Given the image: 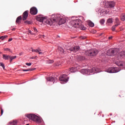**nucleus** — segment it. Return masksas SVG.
<instances>
[{
  "mask_svg": "<svg viewBox=\"0 0 125 125\" xmlns=\"http://www.w3.org/2000/svg\"><path fill=\"white\" fill-rule=\"evenodd\" d=\"M116 27H118V25H114L111 28L112 31H115L116 30Z\"/></svg>",
  "mask_w": 125,
  "mask_h": 125,
  "instance_id": "obj_25",
  "label": "nucleus"
},
{
  "mask_svg": "<svg viewBox=\"0 0 125 125\" xmlns=\"http://www.w3.org/2000/svg\"><path fill=\"white\" fill-rule=\"evenodd\" d=\"M0 93H1V92H0Z\"/></svg>",
  "mask_w": 125,
  "mask_h": 125,
  "instance_id": "obj_47",
  "label": "nucleus"
},
{
  "mask_svg": "<svg viewBox=\"0 0 125 125\" xmlns=\"http://www.w3.org/2000/svg\"><path fill=\"white\" fill-rule=\"evenodd\" d=\"M105 13H106V12L105 11H101V14H100V16H103L104 15V14H105Z\"/></svg>",
  "mask_w": 125,
  "mask_h": 125,
  "instance_id": "obj_31",
  "label": "nucleus"
},
{
  "mask_svg": "<svg viewBox=\"0 0 125 125\" xmlns=\"http://www.w3.org/2000/svg\"><path fill=\"white\" fill-rule=\"evenodd\" d=\"M77 71V68L75 67H71L70 68V72L71 73H75Z\"/></svg>",
  "mask_w": 125,
  "mask_h": 125,
  "instance_id": "obj_20",
  "label": "nucleus"
},
{
  "mask_svg": "<svg viewBox=\"0 0 125 125\" xmlns=\"http://www.w3.org/2000/svg\"><path fill=\"white\" fill-rule=\"evenodd\" d=\"M121 24V21H120V20L118 18L115 19V25H117V26L120 25Z\"/></svg>",
  "mask_w": 125,
  "mask_h": 125,
  "instance_id": "obj_16",
  "label": "nucleus"
},
{
  "mask_svg": "<svg viewBox=\"0 0 125 125\" xmlns=\"http://www.w3.org/2000/svg\"><path fill=\"white\" fill-rule=\"evenodd\" d=\"M8 37V36H7V35L1 36V37H0V40H2V41H3V40H4V39H6V38H7Z\"/></svg>",
  "mask_w": 125,
  "mask_h": 125,
  "instance_id": "obj_26",
  "label": "nucleus"
},
{
  "mask_svg": "<svg viewBox=\"0 0 125 125\" xmlns=\"http://www.w3.org/2000/svg\"><path fill=\"white\" fill-rule=\"evenodd\" d=\"M70 51H72L73 52H77L80 50V46H76L69 48Z\"/></svg>",
  "mask_w": 125,
  "mask_h": 125,
  "instance_id": "obj_10",
  "label": "nucleus"
},
{
  "mask_svg": "<svg viewBox=\"0 0 125 125\" xmlns=\"http://www.w3.org/2000/svg\"><path fill=\"white\" fill-rule=\"evenodd\" d=\"M115 64H116V65H117V66H119L120 67H122V66H123V62H122L117 61L115 62Z\"/></svg>",
  "mask_w": 125,
  "mask_h": 125,
  "instance_id": "obj_19",
  "label": "nucleus"
},
{
  "mask_svg": "<svg viewBox=\"0 0 125 125\" xmlns=\"http://www.w3.org/2000/svg\"><path fill=\"white\" fill-rule=\"evenodd\" d=\"M12 30L13 31H14V30H15V28H13Z\"/></svg>",
  "mask_w": 125,
  "mask_h": 125,
  "instance_id": "obj_44",
  "label": "nucleus"
},
{
  "mask_svg": "<svg viewBox=\"0 0 125 125\" xmlns=\"http://www.w3.org/2000/svg\"><path fill=\"white\" fill-rule=\"evenodd\" d=\"M4 51H9L10 52H11V53H12V51H11V50L8 48H4Z\"/></svg>",
  "mask_w": 125,
  "mask_h": 125,
  "instance_id": "obj_30",
  "label": "nucleus"
},
{
  "mask_svg": "<svg viewBox=\"0 0 125 125\" xmlns=\"http://www.w3.org/2000/svg\"><path fill=\"white\" fill-rule=\"evenodd\" d=\"M91 73H97V70L95 67H93L91 69Z\"/></svg>",
  "mask_w": 125,
  "mask_h": 125,
  "instance_id": "obj_24",
  "label": "nucleus"
},
{
  "mask_svg": "<svg viewBox=\"0 0 125 125\" xmlns=\"http://www.w3.org/2000/svg\"><path fill=\"white\" fill-rule=\"evenodd\" d=\"M10 55L3 54V59L5 60H8L9 59Z\"/></svg>",
  "mask_w": 125,
  "mask_h": 125,
  "instance_id": "obj_17",
  "label": "nucleus"
},
{
  "mask_svg": "<svg viewBox=\"0 0 125 125\" xmlns=\"http://www.w3.org/2000/svg\"><path fill=\"white\" fill-rule=\"evenodd\" d=\"M100 24H101V25H103V24L105 23V20H104V19H101L100 21Z\"/></svg>",
  "mask_w": 125,
  "mask_h": 125,
  "instance_id": "obj_27",
  "label": "nucleus"
},
{
  "mask_svg": "<svg viewBox=\"0 0 125 125\" xmlns=\"http://www.w3.org/2000/svg\"><path fill=\"white\" fill-rule=\"evenodd\" d=\"M21 20H22V16H20L17 18V20L16 21V23L17 24H20V23H21Z\"/></svg>",
  "mask_w": 125,
  "mask_h": 125,
  "instance_id": "obj_15",
  "label": "nucleus"
},
{
  "mask_svg": "<svg viewBox=\"0 0 125 125\" xmlns=\"http://www.w3.org/2000/svg\"><path fill=\"white\" fill-rule=\"evenodd\" d=\"M54 62L53 60L50 61L49 63H52Z\"/></svg>",
  "mask_w": 125,
  "mask_h": 125,
  "instance_id": "obj_40",
  "label": "nucleus"
},
{
  "mask_svg": "<svg viewBox=\"0 0 125 125\" xmlns=\"http://www.w3.org/2000/svg\"><path fill=\"white\" fill-rule=\"evenodd\" d=\"M85 54L87 56H95V55L98 54V50L96 49L87 50L85 52Z\"/></svg>",
  "mask_w": 125,
  "mask_h": 125,
  "instance_id": "obj_5",
  "label": "nucleus"
},
{
  "mask_svg": "<svg viewBox=\"0 0 125 125\" xmlns=\"http://www.w3.org/2000/svg\"><path fill=\"white\" fill-rule=\"evenodd\" d=\"M115 5H116V3L114 1H110L106 3V6L107 8H112L114 7Z\"/></svg>",
  "mask_w": 125,
  "mask_h": 125,
  "instance_id": "obj_8",
  "label": "nucleus"
},
{
  "mask_svg": "<svg viewBox=\"0 0 125 125\" xmlns=\"http://www.w3.org/2000/svg\"><path fill=\"white\" fill-rule=\"evenodd\" d=\"M33 31L35 32V34H38V30L37 29V28L34 27Z\"/></svg>",
  "mask_w": 125,
  "mask_h": 125,
  "instance_id": "obj_34",
  "label": "nucleus"
},
{
  "mask_svg": "<svg viewBox=\"0 0 125 125\" xmlns=\"http://www.w3.org/2000/svg\"><path fill=\"white\" fill-rule=\"evenodd\" d=\"M112 38H113V37L112 36L108 37L109 40H112Z\"/></svg>",
  "mask_w": 125,
  "mask_h": 125,
  "instance_id": "obj_42",
  "label": "nucleus"
},
{
  "mask_svg": "<svg viewBox=\"0 0 125 125\" xmlns=\"http://www.w3.org/2000/svg\"><path fill=\"white\" fill-rule=\"evenodd\" d=\"M46 80L48 82H53L55 83V81H57V78H54L52 77H47Z\"/></svg>",
  "mask_w": 125,
  "mask_h": 125,
  "instance_id": "obj_12",
  "label": "nucleus"
},
{
  "mask_svg": "<svg viewBox=\"0 0 125 125\" xmlns=\"http://www.w3.org/2000/svg\"><path fill=\"white\" fill-rule=\"evenodd\" d=\"M25 64L27 66H31V65H32L31 63H26Z\"/></svg>",
  "mask_w": 125,
  "mask_h": 125,
  "instance_id": "obj_39",
  "label": "nucleus"
},
{
  "mask_svg": "<svg viewBox=\"0 0 125 125\" xmlns=\"http://www.w3.org/2000/svg\"><path fill=\"white\" fill-rule=\"evenodd\" d=\"M121 20H122V21H125V15H123L121 17Z\"/></svg>",
  "mask_w": 125,
  "mask_h": 125,
  "instance_id": "obj_35",
  "label": "nucleus"
},
{
  "mask_svg": "<svg viewBox=\"0 0 125 125\" xmlns=\"http://www.w3.org/2000/svg\"><path fill=\"white\" fill-rule=\"evenodd\" d=\"M100 36H102V34H100Z\"/></svg>",
  "mask_w": 125,
  "mask_h": 125,
  "instance_id": "obj_45",
  "label": "nucleus"
},
{
  "mask_svg": "<svg viewBox=\"0 0 125 125\" xmlns=\"http://www.w3.org/2000/svg\"><path fill=\"white\" fill-rule=\"evenodd\" d=\"M88 72H90V70L83 69L81 70V72L82 73L83 75H84V74L89 75V73H88Z\"/></svg>",
  "mask_w": 125,
  "mask_h": 125,
  "instance_id": "obj_14",
  "label": "nucleus"
},
{
  "mask_svg": "<svg viewBox=\"0 0 125 125\" xmlns=\"http://www.w3.org/2000/svg\"><path fill=\"white\" fill-rule=\"evenodd\" d=\"M119 53L118 48L109 49L107 51L106 54L108 56H112V55H117Z\"/></svg>",
  "mask_w": 125,
  "mask_h": 125,
  "instance_id": "obj_4",
  "label": "nucleus"
},
{
  "mask_svg": "<svg viewBox=\"0 0 125 125\" xmlns=\"http://www.w3.org/2000/svg\"><path fill=\"white\" fill-rule=\"evenodd\" d=\"M30 12L32 15H36L38 13V9L37 8L33 7L30 9Z\"/></svg>",
  "mask_w": 125,
  "mask_h": 125,
  "instance_id": "obj_9",
  "label": "nucleus"
},
{
  "mask_svg": "<svg viewBox=\"0 0 125 125\" xmlns=\"http://www.w3.org/2000/svg\"><path fill=\"white\" fill-rule=\"evenodd\" d=\"M36 57H37V56L36 57H32V58H31V59H35Z\"/></svg>",
  "mask_w": 125,
  "mask_h": 125,
  "instance_id": "obj_41",
  "label": "nucleus"
},
{
  "mask_svg": "<svg viewBox=\"0 0 125 125\" xmlns=\"http://www.w3.org/2000/svg\"><path fill=\"white\" fill-rule=\"evenodd\" d=\"M60 81L61 82V83H66L69 81V78L66 74H63L60 77Z\"/></svg>",
  "mask_w": 125,
  "mask_h": 125,
  "instance_id": "obj_7",
  "label": "nucleus"
},
{
  "mask_svg": "<svg viewBox=\"0 0 125 125\" xmlns=\"http://www.w3.org/2000/svg\"><path fill=\"white\" fill-rule=\"evenodd\" d=\"M88 24L90 27H94V23L91 21H88Z\"/></svg>",
  "mask_w": 125,
  "mask_h": 125,
  "instance_id": "obj_18",
  "label": "nucleus"
},
{
  "mask_svg": "<svg viewBox=\"0 0 125 125\" xmlns=\"http://www.w3.org/2000/svg\"><path fill=\"white\" fill-rule=\"evenodd\" d=\"M11 41H12V38L8 40V42H11Z\"/></svg>",
  "mask_w": 125,
  "mask_h": 125,
  "instance_id": "obj_43",
  "label": "nucleus"
},
{
  "mask_svg": "<svg viewBox=\"0 0 125 125\" xmlns=\"http://www.w3.org/2000/svg\"><path fill=\"white\" fill-rule=\"evenodd\" d=\"M0 66H1V67H2L3 69L4 70L5 67L4 66V64H3V63L1 62L0 63Z\"/></svg>",
  "mask_w": 125,
  "mask_h": 125,
  "instance_id": "obj_33",
  "label": "nucleus"
},
{
  "mask_svg": "<svg viewBox=\"0 0 125 125\" xmlns=\"http://www.w3.org/2000/svg\"><path fill=\"white\" fill-rule=\"evenodd\" d=\"M26 118L29 119V120H31L32 121H34V122H36V123H42V120L39 117V116L36 115L35 114H26L25 115Z\"/></svg>",
  "mask_w": 125,
  "mask_h": 125,
  "instance_id": "obj_3",
  "label": "nucleus"
},
{
  "mask_svg": "<svg viewBox=\"0 0 125 125\" xmlns=\"http://www.w3.org/2000/svg\"><path fill=\"white\" fill-rule=\"evenodd\" d=\"M32 52H36V53H38V54H43V53L42 52V50L40 48H38L37 49H32Z\"/></svg>",
  "mask_w": 125,
  "mask_h": 125,
  "instance_id": "obj_13",
  "label": "nucleus"
},
{
  "mask_svg": "<svg viewBox=\"0 0 125 125\" xmlns=\"http://www.w3.org/2000/svg\"><path fill=\"white\" fill-rule=\"evenodd\" d=\"M58 49H59V50H60V51L61 52H64V50L63 49V48L62 47H60L58 48Z\"/></svg>",
  "mask_w": 125,
  "mask_h": 125,
  "instance_id": "obj_32",
  "label": "nucleus"
},
{
  "mask_svg": "<svg viewBox=\"0 0 125 125\" xmlns=\"http://www.w3.org/2000/svg\"><path fill=\"white\" fill-rule=\"evenodd\" d=\"M14 125H16V124H14Z\"/></svg>",
  "mask_w": 125,
  "mask_h": 125,
  "instance_id": "obj_46",
  "label": "nucleus"
},
{
  "mask_svg": "<svg viewBox=\"0 0 125 125\" xmlns=\"http://www.w3.org/2000/svg\"><path fill=\"white\" fill-rule=\"evenodd\" d=\"M37 21L39 22H42L43 23H46L48 25H52L53 23H58L59 25H62V24H65L66 23V19L63 17H60V15L55 16V18L50 20H47L45 17H37L36 18Z\"/></svg>",
  "mask_w": 125,
  "mask_h": 125,
  "instance_id": "obj_1",
  "label": "nucleus"
},
{
  "mask_svg": "<svg viewBox=\"0 0 125 125\" xmlns=\"http://www.w3.org/2000/svg\"><path fill=\"white\" fill-rule=\"evenodd\" d=\"M25 24H28V25H30V24H32V21H24Z\"/></svg>",
  "mask_w": 125,
  "mask_h": 125,
  "instance_id": "obj_29",
  "label": "nucleus"
},
{
  "mask_svg": "<svg viewBox=\"0 0 125 125\" xmlns=\"http://www.w3.org/2000/svg\"><path fill=\"white\" fill-rule=\"evenodd\" d=\"M121 71V69L119 67H109L106 70V72L107 73H118V72H120Z\"/></svg>",
  "mask_w": 125,
  "mask_h": 125,
  "instance_id": "obj_6",
  "label": "nucleus"
},
{
  "mask_svg": "<svg viewBox=\"0 0 125 125\" xmlns=\"http://www.w3.org/2000/svg\"><path fill=\"white\" fill-rule=\"evenodd\" d=\"M15 58H16V56H12V57H11V56H10L9 59H10V63H11L12 62V60L15 59Z\"/></svg>",
  "mask_w": 125,
  "mask_h": 125,
  "instance_id": "obj_22",
  "label": "nucleus"
},
{
  "mask_svg": "<svg viewBox=\"0 0 125 125\" xmlns=\"http://www.w3.org/2000/svg\"><path fill=\"white\" fill-rule=\"evenodd\" d=\"M23 72H28L29 71H34V69H23Z\"/></svg>",
  "mask_w": 125,
  "mask_h": 125,
  "instance_id": "obj_28",
  "label": "nucleus"
},
{
  "mask_svg": "<svg viewBox=\"0 0 125 125\" xmlns=\"http://www.w3.org/2000/svg\"><path fill=\"white\" fill-rule=\"evenodd\" d=\"M0 113H1V115L0 116H2V114H3V109H2V108H0Z\"/></svg>",
  "mask_w": 125,
  "mask_h": 125,
  "instance_id": "obj_36",
  "label": "nucleus"
},
{
  "mask_svg": "<svg viewBox=\"0 0 125 125\" xmlns=\"http://www.w3.org/2000/svg\"><path fill=\"white\" fill-rule=\"evenodd\" d=\"M29 11H25L24 12H23L22 14V20L23 21H25L28 18V16L29 15L28 14Z\"/></svg>",
  "mask_w": 125,
  "mask_h": 125,
  "instance_id": "obj_11",
  "label": "nucleus"
},
{
  "mask_svg": "<svg viewBox=\"0 0 125 125\" xmlns=\"http://www.w3.org/2000/svg\"><path fill=\"white\" fill-rule=\"evenodd\" d=\"M28 32L29 33V34H30V35H35V34L32 33V31H31V30H28Z\"/></svg>",
  "mask_w": 125,
  "mask_h": 125,
  "instance_id": "obj_38",
  "label": "nucleus"
},
{
  "mask_svg": "<svg viewBox=\"0 0 125 125\" xmlns=\"http://www.w3.org/2000/svg\"><path fill=\"white\" fill-rule=\"evenodd\" d=\"M107 23L109 24H112L113 23V18H109L107 21Z\"/></svg>",
  "mask_w": 125,
  "mask_h": 125,
  "instance_id": "obj_23",
  "label": "nucleus"
},
{
  "mask_svg": "<svg viewBox=\"0 0 125 125\" xmlns=\"http://www.w3.org/2000/svg\"><path fill=\"white\" fill-rule=\"evenodd\" d=\"M81 23H82V21L81 20H74L71 21L70 22V25L74 28H80L81 30H85L84 26Z\"/></svg>",
  "mask_w": 125,
  "mask_h": 125,
  "instance_id": "obj_2",
  "label": "nucleus"
},
{
  "mask_svg": "<svg viewBox=\"0 0 125 125\" xmlns=\"http://www.w3.org/2000/svg\"><path fill=\"white\" fill-rule=\"evenodd\" d=\"M81 40H85L86 39V37L85 36H81L80 37Z\"/></svg>",
  "mask_w": 125,
  "mask_h": 125,
  "instance_id": "obj_37",
  "label": "nucleus"
},
{
  "mask_svg": "<svg viewBox=\"0 0 125 125\" xmlns=\"http://www.w3.org/2000/svg\"><path fill=\"white\" fill-rule=\"evenodd\" d=\"M119 55H120V57H122V58H123L124 57H125V51H122V52L119 54Z\"/></svg>",
  "mask_w": 125,
  "mask_h": 125,
  "instance_id": "obj_21",
  "label": "nucleus"
}]
</instances>
